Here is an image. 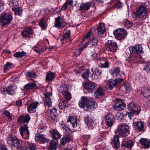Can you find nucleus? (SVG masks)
I'll list each match as a JSON object with an SVG mask.
<instances>
[{"mask_svg":"<svg viewBox=\"0 0 150 150\" xmlns=\"http://www.w3.org/2000/svg\"><path fill=\"white\" fill-rule=\"evenodd\" d=\"M84 121L88 127L92 126L94 125V120L90 117H86L84 118Z\"/></svg>","mask_w":150,"mask_h":150,"instance_id":"c756f323","label":"nucleus"},{"mask_svg":"<svg viewBox=\"0 0 150 150\" xmlns=\"http://www.w3.org/2000/svg\"><path fill=\"white\" fill-rule=\"evenodd\" d=\"M118 134H116L115 136H114L112 142L114 144V148L115 149H117L118 147L120 146V142L119 140V137Z\"/></svg>","mask_w":150,"mask_h":150,"instance_id":"a878e982","label":"nucleus"},{"mask_svg":"<svg viewBox=\"0 0 150 150\" xmlns=\"http://www.w3.org/2000/svg\"><path fill=\"white\" fill-rule=\"evenodd\" d=\"M47 110H49V113L53 114V117H54V116L57 115V110L54 108H52V106L51 107V108H47Z\"/></svg>","mask_w":150,"mask_h":150,"instance_id":"09e8293b","label":"nucleus"},{"mask_svg":"<svg viewBox=\"0 0 150 150\" xmlns=\"http://www.w3.org/2000/svg\"><path fill=\"white\" fill-rule=\"evenodd\" d=\"M134 128H135L139 131L144 130V125L142 122H134L133 123Z\"/></svg>","mask_w":150,"mask_h":150,"instance_id":"412c9836","label":"nucleus"},{"mask_svg":"<svg viewBox=\"0 0 150 150\" xmlns=\"http://www.w3.org/2000/svg\"><path fill=\"white\" fill-rule=\"evenodd\" d=\"M68 122H70L73 127L75 128L77 126L76 117L75 116L71 117L68 118Z\"/></svg>","mask_w":150,"mask_h":150,"instance_id":"473e14b6","label":"nucleus"},{"mask_svg":"<svg viewBox=\"0 0 150 150\" xmlns=\"http://www.w3.org/2000/svg\"><path fill=\"white\" fill-rule=\"evenodd\" d=\"M17 89L16 86L10 85L7 88H3L1 92L4 95H5L6 92L8 94L12 96L16 94Z\"/></svg>","mask_w":150,"mask_h":150,"instance_id":"9b49d317","label":"nucleus"},{"mask_svg":"<svg viewBox=\"0 0 150 150\" xmlns=\"http://www.w3.org/2000/svg\"><path fill=\"white\" fill-rule=\"evenodd\" d=\"M94 105V102L89 100L86 96H82L79 103L80 107L90 111L93 110L95 109Z\"/></svg>","mask_w":150,"mask_h":150,"instance_id":"f257e3e1","label":"nucleus"},{"mask_svg":"<svg viewBox=\"0 0 150 150\" xmlns=\"http://www.w3.org/2000/svg\"><path fill=\"white\" fill-rule=\"evenodd\" d=\"M141 93L144 97L149 96L150 95V88L149 87H145L142 88Z\"/></svg>","mask_w":150,"mask_h":150,"instance_id":"c9c22d12","label":"nucleus"},{"mask_svg":"<svg viewBox=\"0 0 150 150\" xmlns=\"http://www.w3.org/2000/svg\"><path fill=\"white\" fill-rule=\"evenodd\" d=\"M18 150H36L35 145L21 140L16 146Z\"/></svg>","mask_w":150,"mask_h":150,"instance_id":"7ed1b4c3","label":"nucleus"},{"mask_svg":"<svg viewBox=\"0 0 150 150\" xmlns=\"http://www.w3.org/2000/svg\"><path fill=\"white\" fill-rule=\"evenodd\" d=\"M105 50L109 52L115 53L118 48L116 42L113 40H108L105 45Z\"/></svg>","mask_w":150,"mask_h":150,"instance_id":"20e7f679","label":"nucleus"},{"mask_svg":"<svg viewBox=\"0 0 150 150\" xmlns=\"http://www.w3.org/2000/svg\"><path fill=\"white\" fill-rule=\"evenodd\" d=\"M131 115V112H124L122 113H119L117 114V119L120 121H121L124 117L127 116L130 117V116Z\"/></svg>","mask_w":150,"mask_h":150,"instance_id":"5701e85b","label":"nucleus"},{"mask_svg":"<svg viewBox=\"0 0 150 150\" xmlns=\"http://www.w3.org/2000/svg\"><path fill=\"white\" fill-rule=\"evenodd\" d=\"M90 73V71L89 69H87L83 73L82 75V78L86 80H87L88 79L89 76V74Z\"/></svg>","mask_w":150,"mask_h":150,"instance_id":"37998d69","label":"nucleus"},{"mask_svg":"<svg viewBox=\"0 0 150 150\" xmlns=\"http://www.w3.org/2000/svg\"><path fill=\"white\" fill-rule=\"evenodd\" d=\"M124 26L126 28H129L132 26V23L129 21L126 20L125 21Z\"/></svg>","mask_w":150,"mask_h":150,"instance_id":"3c124183","label":"nucleus"},{"mask_svg":"<svg viewBox=\"0 0 150 150\" xmlns=\"http://www.w3.org/2000/svg\"><path fill=\"white\" fill-rule=\"evenodd\" d=\"M35 140L36 142L43 143L47 142L49 141V140L46 139L43 134L39 133H37L35 134Z\"/></svg>","mask_w":150,"mask_h":150,"instance_id":"4468645a","label":"nucleus"},{"mask_svg":"<svg viewBox=\"0 0 150 150\" xmlns=\"http://www.w3.org/2000/svg\"><path fill=\"white\" fill-rule=\"evenodd\" d=\"M147 12L146 7L142 6L137 10L136 12L133 13V17L135 18H142L147 15Z\"/></svg>","mask_w":150,"mask_h":150,"instance_id":"39448f33","label":"nucleus"},{"mask_svg":"<svg viewBox=\"0 0 150 150\" xmlns=\"http://www.w3.org/2000/svg\"><path fill=\"white\" fill-rule=\"evenodd\" d=\"M124 80V79L121 78H118L116 79L115 81L116 84L117 85H119V84L122 83Z\"/></svg>","mask_w":150,"mask_h":150,"instance_id":"e2e57ef3","label":"nucleus"},{"mask_svg":"<svg viewBox=\"0 0 150 150\" xmlns=\"http://www.w3.org/2000/svg\"><path fill=\"white\" fill-rule=\"evenodd\" d=\"M93 72L92 77L94 79H98L101 74V71L98 69H96Z\"/></svg>","mask_w":150,"mask_h":150,"instance_id":"c85d7f7f","label":"nucleus"},{"mask_svg":"<svg viewBox=\"0 0 150 150\" xmlns=\"http://www.w3.org/2000/svg\"><path fill=\"white\" fill-rule=\"evenodd\" d=\"M18 3L16 0H13L11 2L10 4V6L12 7V9L18 8Z\"/></svg>","mask_w":150,"mask_h":150,"instance_id":"49530a36","label":"nucleus"},{"mask_svg":"<svg viewBox=\"0 0 150 150\" xmlns=\"http://www.w3.org/2000/svg\"><path fill=\"white\" fill-rule=\"evenodd\" d=\"M91 32L89 31L84 37L83 40L85 41V40L88 39L90 36L91 34Z\"/></svg>","mask_w":150,"mask_h":150,"instance_id":"69168bd1","label":"nucleus"},{"mask_svg":"<svg viewBox=\"0 0 150 150\" xmlns=\"http://www.w3.org/2000/svg\"><path fill=\"white\" fill-rule=\"evenodd\" d=\"M57 141L52 140L50 142V150H56L57 147Z\"/></svg>","mask_w":150,"mask_h":150,"instance_id":"4c0bfd02","label":"nucleus"},{"mask_svg":"<svg viewBox=\"0 0 150 150\" xmlns=\"http://www.w3.org/2000/svg\"><path fill=\"white\" fill-rule=\"evenodd\" d=\"M129 49L131 54H139L144 52L142 47L139 44H137L133 46L130 47Z\"/></svg>","mask_w":150,"mask_h":150,"instance_id":"1a4fd4ad","label":"nucleus"},{"mask_svg":"<svg viewBox=\"0 0 150 150\" xmlns=\"http://www.w3.org/2000/svg\"><path fill=\"white\" fill-rule=\"evenodd\" d=\"M122 6V3L119 1L117 2V4L115 5L116 7L117 8H120Z\"/></svg>","mask_w":150,"mask_h":150,"instance_id":"774afa93","label":"nucleus"},{"mask_svg":"<svg viewBox=\"0 0 150 150\" xmlns=\"http://www.w3.org/2000/svg\"><path fill=\"white\" fill-rule=\"evenodd\" d=\"M107 59L105 58H100L99 59H98L97 60V64H98V66L99 67H100L101 65H103L105 61H106Z\"/></svg>","mask_w":150,"mask_h":150,"instance_id":"de8ad7c7","label":"nucleus"},{"mask_svg":"<svg viewBox=\"0 0 150 150\" xmlns=\"http://www.w3.org/2000/svg\"><path fill=\"white\" fill-rule=\"evenodd\" d=\"M109 88V90H112L117 85L115 81L112 79H110L108 80Z\"/></svg>","mask_w":150,"mask_h":150,"instance_id":"ea45409f","label":"nucleus"},{"mask_svg":"<svg viewBox=\"0 0 150 150\" xmlns=\"http://www.w3.org/2000/svg\"><path fill=\"white\" fill-rule=\"evenodd\" d=\"M20 134L21 136L25 139H28L29 137V132L27 125H23L20 127Z\"/></svg>","mask_w":150,"mask_h":150,"instance_id":"9d476101","label":"nucleus"},{"mask_svg":"<svg viewBox=\"0 0 150 150\" xmlns=\"http://www.w3.org/2000/svg\"><path fill=\"white\" fill-rule=\"evenodd\" d=\"M12 64L9 62H7L4 66V72H6L9 69V68L12 65Z\"/></svg>","mask_w":150,"mask_h":150,"instance_id":"603ef678","label":"nucleus"},{"mask_svg":"<svg viewBox=\"0 0 150 150\" xmlns=\"http://www.w3.org/2000/svg\"><path fill=\"white\" fill-rule=\"evenodd\" d=\"M59 91V92L62 93L63 94L68 91V89L65 85L63 84L60 86Z\"/></svg>","mask_w":150,"mask_h":150,"instance_id":"79ce46f5","label":"nucleus"},{"mask_svg":"<svg viewBox=\"0 0 150 150\" xmlns=\"http://www.w3.org/2000/svg\"><path fill=\"white\" fill-rule=\"evenodd\" d=\"M45 96L44 98V104L45 109L47 110V108H51L52 106V101L50 98L52 96V94L51 93L47 92L43 93Z\"/></svg>","mask_w":150,"mask_h":150,"instance_id":"6e6552de","label":"nucleus"},{"mask_svg":"<svg viewBox=\"0 0 150 150\" xmlns=\"http://www.w3.org/2000/svg\"><path fill=\"white\" fill-rule=\"evenodd\" d=\"M53 114L49 113L48 114V117L49 120H54L56 116H54L53 117H52Z\"/></svg>","mask_w":150,"mask_h":150,"instance_id":"338daca9","label":"nucleus"},{"mask_svg":"<svg viewBox=\"0 0 150 150\" xmlns=\"http://www.w3.org/2000/svg\"><path fill=\"white\" fill-rule=\"evenodd\" d=\"M83 85L86 89L91 90H94L97 87L96 85L92 82H87L84 83Z\"/></svg>","mask_w":150,"mask_h":150,"instance_id":"4be33fe9","label":"nucleus"},{"mask_svg":"<svg viewBox=\"0 0 150 150\" xmlns=\"http://www.w3.org/2000/svg\"><path fill=\"white\" fill-rule=\"evenodd\" d=\"M62 94L64 96L66 99L67 100H69L71 98V95L68 91Z\"/></svg>","mask_w":150,"mask_h":150,"instance_id":"864d4df0","label":"nucleus"},{"mask_svg":"<svg viewBox=\"0 0 150 150\" xmlns=\"http://www.w3.org/2000/svg\"><path fill=\"white\" fill-rule=\"evenodd\" d=\"M120 69L119 67L115 68L111 72V74L114 76L116 77L120 75Z\"/></svg>","mask_w":150,"mask_h":150,"instance_id":"c03bdc74","label":"nucleus"},{"mask_svg":"<svg viewBox=\"0 0 150 150\" xmlns=\"http://www.w3.org/2000/svg\"><path fill=\"white\" fill-rule=\"evenodd\" d=\"M12 17L10 14H2L0 17V24L2 26L8 25L12 20Z\"/></svg>","mask_w":150,"mask_h":150,"instance_id":"423d86ee","label":"nucleus"},{"mask_svg":"<svg viewBox=\"0 0 150 150\" xmlns=\"http://www.w3.org/2000/svg\"><path fill=\"white\" fill-rule=\"evenodd\" d=\"M95 96L96 98H99L100 96H103L104 94V92L101 88H98L94 93Z\"/></svg>","mask_w":150,"mask_h":150,"instance_id":"e433bc0d","label":"nucleus"},{"mask_svg":"<svg viewBox=\"0 0 150 150\" xmlns=\"http://www.w3.org/2000/svg\"><path fill=\"white\" fill-rule=\"evenodd\" d=\"M38 103L37 102L32 103L27 107L28 111L30 113L34 112L36 111L37 106Z\"/></svg>","mask_w":150,"mask_h":150,"instance_id":"393cba45","label":"nucleus"},{"mask_svg":"<svg viewBox=\"0 0 150 150\" xmlns=\"http://www.w3.org/2000/svg\"><path fill=\"white\" fill-rule=\"evenodd\" d=\"M69 104L67 101L64 100H61L59 103V107L61 110L64 109L65 108L68 107Z\"/></svg>","mask_w":150,"mask_h":150,"instance_id":"7c9ffc66","label":"nucleus"},{"mask_svg":"<svg viewBox=\"0 0 150 150\" xmlns=\"http://www.w3.org/2000/svg\"><path fill=\"white\" fill-rule=\"evenodd\" d=\"M113 106L116 110L119 111L124 109L126 106V105L120 100H119L113 105Z\"/></svg>","mask_w":150,"mask_h":150,"instance_id":"f3484780","label":"nucleus"},{"mask_svg":"<svg viewBox=\"0 0 150 150\" xmlns=\"http://www.w3.org/2000/svg\"><path fill=\"white\" fill-rule=\"evenodd\" d=\"M104 63L103 64V65H101L100 67L101 68H108L109 67V62L107 59L106 60V61H105Z\"/></svg>","mask_w":150,"mask_h":150,"instance_id":"bf43d9fd","label":"nucleus"},{"mask_svg":"<svg viewBox=\"0 0 150 150\" xmlns=\"http://www.w3.org/2000/svg\"><path fill=\"white\" fill-rule=\"evenodd\" d=\"M30 119V117L27 114H23L19 118L18 123L21 125L22 123H28Z\"/></svg>","mask_w":150,"mask_h":150,"instance_id":"dca6fc26","label":"nucleus"},{"mask_svg":"<svg viewBox=\"0 0 150 150\" xmlns=\"http://www.w3.org/2000/svg\"><path fill=\"white\" fill-rule=\"evenodd\" d=\"M21 141L16 137L9 135L8 138L7 142L11 146H16Z\"/></svg>","mask_w":150,"mask_h":150,"instance_id":"f8f14e48","label":"nucleus"},{"mask_svg":"<svg viewBox=\"0 0 150 150\" xmlns=\"http://www.w3.org/2000/svg\"><path fill=\"white\" fill-rule=\"evenodd\" d=\"M140 111V107L137 104H134L132 111L136 115H138Z\"/></svg>","mask_w":150,"mask_h":150,"instance_id":"58836bf2","label":"nucleus"},{"mask_svg":"<svg viewBox=\"0 0 150 150\" xmlns=\"http://www.w3.org/2000/svg\"><path fill=\"white\" fill-rule=\"evenodd\" d=\"M45 20L43 18H42L40 22L39 23V25L40 26L42 29L45 28V26L44 24Z\"/></svg>","mask_w":150,"mask_h":150,"instance_id":"6e6d98bb","label":"nucleus"},{"mask_svg":"<svg viewBox=\"0 0 150 150\" xmlns=\"http://www.w3.org/2000/svg\"><path fill=\"white\" fill-rule=\"evenodd\" d=\"M98 35L100 37H102L105 32V28L104 24L101 23L98 26L97 29Z\"/></svg>","mask_w":150,"mask_h":150,"instance_id":"6ab92c4d","label":"nucleus"},{"mask_svg":"<svg viewBox=\"0 0 150 150\" xmlns=\"http://www.w3.org/2000/svg\"><path fill=\"white\" fill-rule=\"evenodd\" d=\"M14 11V14L16 15L21 16L22 14V11L21 8L19 7H18L12 9Z\"/></svg>","mask_w":150,"mask_h":150,"instance_id":"a18cd8bd","label":"nucleus"},{"mask_svg":"<svg viewBox=\"0 0 150 150\" xmlns=\"http://www.w3.org/2000/svg\"><path fill=\"white\" fill-rule=\"evenodd\" d=\"M83 70V67H81L80 68L76 69L75 71V73H80L82 72Z\"/></svg>","mask_w":150,"mask_h":150,"instance_id":"0e129e2a","label":"nucleus"},{"mask_svg":"<svg viewBox=\"0 0 150 150\" xmlns=\"http://www.w3.org/2000/svg\"><path fill=\"white\" fill-rule=\"evenodd\" d=\"M134 103H129L128 106V108L129 110L132 111L133 110V108L134 107Z\"/></svg>","mask_w":150,"mask_h":150,"instance_id":"680f3d73","label":"nucleus"},{"mask_svg":"<svg viewBox=\"0 0 150 150\" xmlns=\"http://www.w3.org/2000/svg\"><path fill=\"white\" fill-rule=\"evenodd\" d=\"M26 76L28 77H35L36 74L34 72H32L28 71L26 74Z\"/></svg>","mask_w":150,"mask_h":150,"instance_id":"5fc2aeb1","label":"nucleus"},{"mask_svg":"<svg viewBox=\"0 0 150 150\" xmlns=\"http://www.w3.org/2000/svg\"><path fill=\"white\" fill-rule=\"evenodd\" d=\"M90 3H82L80 5L79 10L81 12H85L89 9L91 6Z\"/></svg>","mask_w":150,"mask_h":150,"instance_id":"a211bd4d","label":"nucleus"},{"mask_svg":"<svg viewBox=\"0 0 150 150\" xmlns=\"http://www.w3.org/2000/svg\"><path fill=\"white\" fill-rule=\"evenodd\" d=\"M4 114L8 117V119L9 120H12V118L11 116L10 115V112L8 111H6L4 112Z\"/></svg>","mask_w":150,"mask_h":150,"instance_id":"13d9d810","label":"nucleus"},{"mask_svg":"<svg viewBox=\"0 0 150 150\" xmlns=\"http://www.w3.org/2000/svg\"><path fill=\"white\" fill-rule=\"evenodd\" d=\"M106 124L108 127H111L113 124L115 119L114 116L112 114H108L105 116Z\"/></svg>","mask_w":150,"mask_h":150,"instance_id":"ddd939ff","label":"nucleus"},{"mask_svg":"<svg viewBox=\"0 0 150 150\" xmlns=\"http://www.w3.org/2000/svg\"><path fill=\"white\" fill-rule=\"evenodd\" d=\"M26 54L27 53L23 51L16 52L14 54V56L16 57L21 58L22 57L26 56Z\"/></svg>","mask_w":150,"mask_h":150,"instance_id":"a19ab883","label":"nucleus"},{"mask_svg":"<svg viewBox=\"0 0 150 150\" xmlns=\"http://www.w3.org/2000/svg\"><path fill=\"white\" fill-rule=\"evenodd\" d=\"M98 40L95 38H93L91 39L88 42V44L89 45V47H95L97 46L98 43Z\"/></svg>","mask_w":150,"mask_h":150,"instance_id":"72a5a7b5","label":"nucleus"},{"mask_svg":"<svg viewBox=\"0 0 150 150\" xmlns=\"http://www.w3.org/2000/svg\"><path fill=\"white\" fill-rule=\"evenodd\" d=\"M33 30L30 28L25 29L24 30L22 31V34L23 37H28L30 35L33 33Z\"/></svg>","mask_w":150,"mask_h":150,"instance_id":"bb28decb","label":"nucleus"},{"mask_svg":"<svg viewBox=\"0 0 150 150\" xmlns=\"http://www.w3.org/2000/svg\"><path fill=\"white\" fill-rule=\"evenodd\" d=\"M65 25L66 24L63 23L60 17L58 16L55 18L54 27L60 29L63 28Z\"/></svg>","mask_w":150,"mask_h":150,"instance_id":"2eb2a0df","label":"nucleus"},{"mask_svg":"<svg viewBox=\"0 0 150 150\" xmlns=\"http://www.w3.org/2000/svg\"><path fill=\"white\" fill-rule=\"evenodd\" d=\"M54 73L51 71L48 72L46 75V80L47 81L52 80L55 78Z\"/></svg>","mask_w":150,"mask_h":150,"instance_id":"f704fd0d","label":"nucleus"},{"mask_svg":"<svg viewBox=\"0 0 150 150\" xmlns=\"http://www.w3.org/2000/svg\"><path fill=\"white\" fill-rule=\"evenodd\" d=\"M129 127L127 125L124 123L120 124L115 131V134L123 137H126L129 133Z\"/></svg>","mask_w":150,"mask_h":150,"instance_id":"f03ea898","label":"nucleus"},{"mask_svg":"<svg viewBox=\"0 0 150 150\" xmlns=\"http://www.w3.org/2000/svg\"><path fill=\"white\" fill-rule=\"evenodd\" d=\"M36 86V84L34 83H29L24 86L23 90L27 91L32 89L35 88Z\"/></svg>","mask_w":150,"mask_h":150,"instance_id":"cd10ccee","label":"nucleus"},{"mask_svg":"<svg viewBox=\"0 0 150 150\" xmlns=\"http://www.w3.org/2000/svg\"><path fill=\"white\" fill-rule=\"evenodd\" d=\"M115 38L118 40L124 39L127 36V31L123 29H118L113 31Z\"/></svg>","mask_w":150,"mask_h":150,"instance_id":"0eeeda50","label":"nucleus"},{"mask_svg":"<svg viewBox=\"0 0 150 150\" xmlns=\"http://www.w3.org/2000/svg\"><path fill=\"white\" fill-rule=\"evenodd\" d=\"M125 86L126 91L127 92H129L132 90L131 86L129 84H126Z\"/></svg>","mask_w":150,"mask_h":150,"instance_id":"052dcab7","label":"nucleus"},{"mask_svg":"<svg viewBox=\"0 0 150 150\" xmlns=\"http://www.w3.org/2000/svg\"><path fill=\"white\" fill-rule=\"evenodd\" d=\"M70 30H67L63 35L62 38L61 39V40H64L65 39H67L69 38L70 36Z\"/></svg>","mask_w":150,"mask_h":150,"instance_id":"8fccbe9b","label":"nucleus"},{"mask_svg":"<svg viewBox=\"0 0 150 150\" xmlns=\"http://www.w3.org/2000/svg\"><path fill=\"white\" fill-rule=\"evenodd\" d=\"M143 69L147 72H149L150 71V62L147 63L146 66L143 68Z\"/></svg>","mask_w":150,"mask_h":150,"instance_id":"4d7b16f0","label":"nucleus"},{"mask_svg":"<svg viewBox=\"0 0 150 150\" xmlns=\"http://www.w3.org/2000/svg\"><path fill=\"white\" fill-rule=\"evenodd\" d=\"M50 132L52 134L53 139L56 140L60 138L59 133L57 131L51 129L50 130Z\"/></svg>","mask_w":150,"mask_h":150,"instance_id":"2f4dec72","label":"nucleus"},{"mask_svg":"<svg viewBox=\"0 0 150 150\" xmlns=\"http://www.w3.org/2000/svg\"><path fill=\"white\" fill-rule=\"evenodd\" d=\"M141 145L144 146L145 148H148L150 146V140L147 139L142 138L139 140Z\"/></svg>","mask_w":150,"mask_h":150,"instance_id":"b1692460","label":"nucleus"},{"mask_svg":"<svg viewBox=\"0 0 150 150\" xmlns=\"http://www.w3.org/2000/svg\"><path fill=\"white\" fill-rule=\"evenodd\" d=\"M134 142L131 139L127 140L124 139L123 141L121 144L122 147H125L127 148L132 147L134 144Z\"/></svg>","mask_w":150,"mask_h":150,"instance_id":"aec40b11","label":"nucleus"}]
</instances>
